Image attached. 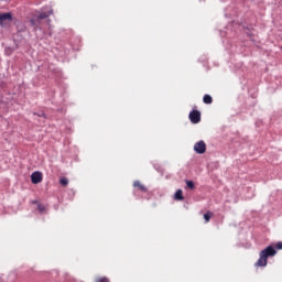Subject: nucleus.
I'll use <instances>...</instances> for the list:
<instances>
[{
    "mask_svg": "<svg viewBox=\"0 0 282 282\" xmlns=\"http://www.w3.org/2000/svg\"><path fill=\"white\" fill-rule=\"evenodd\" d=\"M59 184L62 186H67V184H69V181L66 177H63V178L59 180Z\"/></svg>",
    "mask_w": 282,
    "mask_h": 282,
    "instance_id": "nucleus-11",
    "label": "nucleus"
},
{
    "mask_svg": "<svg viewBox=\"0 0 282 282\" xmlns=\"http://www.w3.org/2000/svg\"><path fill=\"white\" fill-rule=\"evenodd\" d=\"M203 101L205 102V105H213V97L210 95H205L203 97Z\"/></svg>",
    "mask_w": 282,
    "mask_h": 282,
    "instance_id": "nucleus-8",
    "label": "nucleus"
},
{
    "mask_svg": "<svg viewBox=\"0 0 282 282\" xmlns=\"http://www.w3.org/2000/svg\"><path fill=\"white\" fill-rule=\"evenodd\" d=\"M174 198L177 199V202H182L184 199V195H183L182 189L176 191V193L174 195Z\"/></svg>",
    "mask_w": 282,
    "mask_h": 282,
    "instance_id": "nucleus-7",
    "label": "nucleus"
},
{
    "mask_svg": "<svg viewBox=\"0 0 282 282\" xmlns=\"http://www.w3.org/2000/svg\"><path fill=\"white\" fill-rule=\"evenodd\" d=\"M12 23V13H0V26L10 25Z\"/></svg>",
    "mask_w": 282,
    "mask_h": 282,
    "instance_id": "nucleus-3",
    "label": "nucleus"
},
{
    "mask_svg": "<svg viewBox=\"0 0 282 282\" xmlns=\"http://www.w3.org/2000/svg\"><path fill=\"white\" fill-rule=\"evenodd\" d=\"M32 184H41L43 182V173L41 172H33L31 175Z\"/></svg>",
    "mask_w": 282,
    "mask_h": 282,
    "instance_id": "nucleus-5",
    "label": "nucleus"
},
{
    "mask_svg": "<svg viewBox=\"0 0 282 282\" xmlns=\"http://www.w3.org/2000/svg\"><path fill=\"white\" fill-rule=\"evenodd\" d=\"M47 17H50V13L42 12L40 13L39 19H47Z\"/></svg>",
    "mask_w": 282,
    "mask_h": 282,
    "instance_id": "nucleus-13",
    "label": "nucleus"
},
{
    "mask_svg": "<svg viewBox=\"0 0 282 282\" xmlns=\"http://www.w3.org/2000/svg\"><path fill=\"white\" fill-rule=\"evenodd\" d=\"M37 210H40L41 213H45V205L39 204Z\"/></svg>",
    "mask_w": 282,
    "mask_h": 282,
    "instance_id": "nucleus-14",
    "label": "nucleus"
},
{
    "mask_svg": "<svg viewBox=\"0 0 282 282\" xmlns=\"http://www.w3.org/2000/svg\"><path fill=\"white\" fill-rule=\"evenodd\" d=\"M276 254V249L274 246H269L264 250L260 251L259 259L254 263L256 268H265L268 265V258L274 257Z\"/></svg>",
    "mask_w": 282,
    "mask_h": 282,
    "instance_id": "nucleus-1",
    "label": "nucleus"
},
{
    "mask_svg": "<svg viewBox=\"0 0 282 282\" xmlns=\"http://www.w3.org/2000/svg\"><path fill=\"white\" fill-rule=\"evenodd\" d=\"M274 250H282V241L280 242H276L274 246H273Z\"/></svg>",
    "mask_w": 282,
    "mask_h": 282,
    "instance_id": "nucleus-12",
    "label": "nucleus"
},
{
    "mask_svg": "<svg viewBox=\"0 0 282 282\" xmlns=\"http://www.w3.org/2000/svg\"><path fill=\"white\" fill-rule=\"evenodd\" d=\"M210 217H213V213L208 212V213L204 214V219L207 224H208V221H210Z\"/></svg>",
    "mask_w": 282,
    "mask_h": 282,
    "instance_id": "nucleus-9",
    "label": "nucleus"
},
{
    "mask_svg": "<svg viewBox=\"0 0 282 282\" xmlns=\"http://www.w3.org/2000/svg\"><path fill=\"white\" fill-rule=\"evenodd\" d=\"M188 118L192 124H199V122H202V112H199V110H192Z\"/></svg>",
    "mask_w": 282,
    "mask_h": 282,
    "instance_id": "nucleus-2",
    "label": "nucleus"
},
{
    "mask_svg": "<svg viewBox=\"0 0 282 282\" xmlns=\"http://www.w3.org/2000/svg\"><path fill=\"white\" fill-rule=\"evenodd\" d=\"M133 187L138 188V191H141V193H147V186H144L140 181H134Z\"/></svg>",
    "mask_w": 282,
    "mask_h": 282,
    "instance_id": "nucleus-6",
    "label": "nucleus"
},
{
    "mask_svg": "<svg viewBox=\"0 0 282 282\" xmlns=\"http://www.w3.org/2000/svg\"><path fill=\"white\" fill-rule=\"evenodd\" d=\"M194 151L196 153H198L199 155L206 153V142L204 141H198L197 143H195L194 145Z\"/></svg>",
    "mask_w": 282,
    "mask_h": 282,
    "instance_id": "nucleus-4",
    "label": "nucleus"
},
{
    "mask_svg": "<svg viewBox=\"0 0 282 282\" xmlns=\"http://www.w3.org/2000/svg\"><path fill=\"white\" fill-rule=\"evenodd\" d=\"M186 186L193 191L195 188V183L193 181H186Z\"/></svg>",
    "mask_w": 282,
    "mask_h": 282,
    "instance_id": "nucleus-10",
    "label": "nucleus"
}]
</instances>
